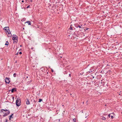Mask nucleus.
I'll return each instance as SVG.
<instances>
[{
  "mask_svg": "<svg viewBox=\"0 0 122 122\" xmlns=\"http://www.w3.org/2000/svg\"><path fill=\"white\" fill-rule=\"evenodd\" d=\"M12 39L14 41V43H16L18 41V37L15 35H13L12 36Z\"/></svg>",
  "mask_w": 122,
  "mask_h": 122,
  "instance_id": "1",
  "label": "nucleus"
},
{
  "mask_svg": "<svg viewBox=\"0 0 122 122\" xmlns=\"http://www.w3.org/2000/svg\"><path fill=\"white\" fill-rule=\"evenodd\" d=\"M20 99L17 100L16 101V104L17 106H19L20 105Z\"/></svg>",
  "mask_w": 122,
  "mask_h": 122,
  "instance_id": "2",
  "label": "nucleus"
},
{
  "mask_svg": "<svg viewBox=\"0 0 122 122\" xmlns=\"http://www.w3.org/2000/svg\"><path fill=\"white\" fill-rule=\"evenodd\" d=\"M9 79H10L9 78L6 77L5 79V82L9 84L10 82V81Z\"/></svg>",
  "mask_w": 122,
  "mask_h": 122,
  "instance_id": "3",
  "label": "nucleus"
},
{
  "mask_svg": "<svg viewBox=\"0 0 122 122\" xmlns=\"http://www.w3.org/2000/svg\"><path fill=\"white\" fill-rule=\"evenodd\" d=\"M7 111V110L6 109V110H5L3 109H2L1 110V113H3L5 114V112Z\"/></svg>",
  "mask_w": 122,
  "mask_h": 122,
  "instance_id": "4",
  "label": "nucleus"
},
{
  "mask_svg": "<svg viewBox=\"0 0 122 122\" xmlns=\"http://www.w3.org/2000/svg\"><path fill=\"white\" fill-rule=\"evenodd\" d=\"M7 112H6L5 114L4 115H3V117H5L6 116H7L8 114H9L10 113V112L9 111H7Z\"/></svg>",
  "mask_w": 122,
  "mask_h": 122,
  "instance_id": "5",
  "label": "nucleus"
},
{
  "mask_svg": "<svg viewBox=\"0 0 122 122\" xmlns=\"http://www.w3.org/2000/svg\"><path fill=\"white\" fill-rule=\"evenodd\" d=\"M25 101L26 102V104H27L29 105L30 104V102L28 99H26L25 100Z\"/></svg>",
  "mask_w": 122,
  "mask_h": 122,
  "instance_id": "6",
  "label": "nucleus"
},
{
  "mask_svg": "<svg viewBox=\"0 0 122 122\" xmlns=\"http://www.w3.org/2000/svg\"><path fill=\"white\" fill-rule=\"evenodd\" d=\"M8 33V36L9 37H10L12 35L11 34V32L10 31H9Z\"/></svg>",
  "mask_w": 122,
  "mask_h": 122,
  "instance_id": "7",
  "label": "nucleus"
},
{
  "mask_svg": "<svg viewBox=\"0 0 122 122\" xmlns=\"http://www.w3.org/2000/svg\"><path fill=\"white\" fill-rule=\"evenodd\" d=\"M9 27H5L4 28V30H6V31H7L8 30H9Z\"/></svg>",
  "mask_w": 122,
  "mask_h": 122,
  "instance_id": "8",
  "label": "nucleus"
},
{
  "mask_svg": "<svg viewBox=\"0 0 122 122\" xmlns=\"http://www.w3.org/2000/svg\"><path fill=\"white\" fill-rule=\"evenodd\" d=\"M26 23L28 24V25H31V22L29 21H27Z\"/></svg>",
  "mask_w": 122,
  "mask_h": 122,
  "instance_id": "9",
  "label": "nucleus"
},
{
  "mask_svg": "<svg viewBox=\"0 0 122 122\" xmlns=\"http://www.w3.org/2000/svg\"><path fill=\"white\" fill-rule=\"evenodd\" d=\"M16 91V90L15 88H13L11 90V92H13L14 91Z\"/></svg>",
  "mask_w": 122,
  "mask_h": 122,
  "instance_id": "10",
  "label": "nucleus"
},
{
  "mask_svg": "<svg viewBox=\"0 0 122 122\" xmlns=\"http://www.w3.org/2000/svg\"><path fill=\"white\" fill-rule=\"evenodd\" d=\"M101 119H102L104 120H106L105 118L103 117H102Z\"/></svg>",
  "mask_w": 122,
  "mask_h": 122,
  "instance_id": "11",
  "label": "nucleus"
},
{
  "mask_svg": "<svg viewBox=\"0 0 122 122\" xmlns=\"http://www.w3.org/2000/svg\"><path fill=\"white\" fill-rule=\"evenodd\" d=\"M13 115V114H11L10 116L9 117L10 118H13L12 117V116Z\"/></svg>",
  "mask_w": 122,
  "mask_h": 122,
  "instance_id": "12",
  "label": "nucleus"
},
{
  "mask_svg": "<svg viewBox=\"0 0 122 122\" xmlns=\"http://www.w3.org/2000/svg\"><path fill=\"white\" fill-rule=\"evenodd\" d=\"M92 71H91V70H90L89 71H88L86 73H91V72H92Z\"/></svg>",
  "mask_w": 122,
  "mask_h": 122,
  "instance_id": "13",
  "label": "nucleus"
},
{
  "mask_svg": "<svg viewBox=\"0 0 122 122\" xmlns=\"http://www.w3.org/2000/svg\"><path fill=\"white\" fill-rule=\"evenodd\" d=\"M42 100L41 99H39V100L38 101V102H41V101H42Z\"/></svg>",
  "mask_w": 122,
  "mask_h": 122,
  "instance_id": "14",
  "label": "nucleus"
},
{
  "mask_svg": "<svg viewBox=\"0 0 122 122\" xmlns=\"http://www.w3.org/2000/svg\"><path fill=\"white\" fill-rule=\"evenodd\" d=\"M16 73H15L14 74L13 76L14 77H16Z\"/></svg>",
  "mask_w": 122,
  "mask_h": 122,
  "instance_id": "15",
  "label": "nucleus"
},
{
  "mask_svg": "<svg viewBox=\"0 0 122 122\" xmlns=\"http://www.w3.org/2000/svg\"><path fill=\"white\" fill-rule=\"evenodd\" d=\"M9 44V43L8 41H7L6 42V43L5 44V45H8Z\"/></svg>",
  "mask_w": 122,
  "mask_h": 122,
  "instance_id": "16",
  "label": "nucleus"
},
{
  "mask_svg": "<svg viewBox=\"0 0 122 122\" xmlns=\"http://www.w3.org/2000/svg\"><path fill=\"white\" fill-rule=\"evenodd\" d=\"M69 29L72 30H73V28L71 26L70 27V28H69Z\"/></svg>",
  "mask_w": 122,
  "mask_h": 122,
  "instance_id": "17",
  "label": "nucleus"
},
{
  "mask_svg": "<svg viewBox=\"0 0 122 122\" xmlns=\"http://www.w3.org/2000/svg\"><path fill=\"white\" fill-rule=\"evenodd\" d=\"M73 120L74 122H76V119L75 118L73 119Z\"/></svg>",
  "mask_w": 122,
  "mask_h": 122,
  "instance_id": "18",
  "label": "nucleus"
},
{
  "mask_svg": "<svg viewBox=\"0 0 122 122\" xmlns=\"http://www.w3.org/2000/svg\"><path fill=\"white\" fill-rule=\"evenodd\" d=\"M78 27H79L80 28H81V26H80L79 25H78V26H77L76 27V28H78Z\"/></svg>",
  "mask_w": 122,
  "mask_h": 122,
  "instance_id": "19",
  "label": "nucleus"
},
{
  "mask_svg": "<svg viewBox=\"0 0 122 122\" xmlns=\"http://www.w3.org/2000/svg\"><path fill=\"white\" fill-rule=\"evenodd\" d=\"M9 31H10L9 29V30H8L6 31V32H7V33H8V32H9Z\"/></svg>",
  "mask_w": 122,
  "mask_h": 122,
  "instance_id": "20",
  "label": "nucleus"
},
{
  "mask_svg": "<svg viewBox=\"0 0 122 122\" xmlns=\"http://www.w3.org/2000/svg\"><path fill=\"white\" fill-rule=\"evenodd\" d=\"M110 114H109L108 115V116L109 117H110Z\"/></svg>",
  "mask_w": 122,
  "mask_h": 122,
  "instance_id": "21",
  "label": "nucleus"
},
{
  "mask_svg": "<svg viewBox=\"0 0 122 122\" xmlns=\"http://www.w3.org/2000/svg\"><path fill=\"white\" fill-rule=\"evenodd\" d=\"M30 5H28L27 7H26V8H29L30 7Z\"/></svg>",
  "mask_w": 122,
  "mask_h": 122,
  "instance_id": "22",
  "label": "nucleus"
},
{
  "mask_svg": "<svg viewBox=\"0 0 122 122\" xmlns=\"http://www.w3.org/2000/svg\"><path fill=\"white\" fill-rule=\"evenodd\" d=\"M111 117L113 119V118L114 117L113 116H111Z\"/></svg>",
  "mask_w": 122,
  "mask_h": 122,
  "instance_id": "23",
  "label": "nucleus"
},
{
  "mask_svg": "<svg viewBox=\"0 0 122 122\" xmlns=\"http://www.w3.org/2000/svg\"><path fill=\"white\" fill-rule=\"evenodd\" d=\"M22 54V53L21 52H19V54Z\"/></svg>",
  "mask_w": 122,
  "mask_h": 122,
  "instance_id": "24",
  "label": "nucleus"
},
{
  "mask_svg": "<svg viewBox=\"0 0 122 122\" xmlns=\"http://www.w3.org/2000/svg\"><path fill=\"white\" fill-rule=\"evenodd\" d=\"M11 118L9 117V120L10 121L11 120Z\"/></svg>",
  "mask_w": 122,
  "mask_h": 122,
  "instance_id": "25",
  "label": "nucleus"
},
{
  "mask_svg": "<svg viewBox=\"0 0 122 122\" xmlns=\"http://www.w3.org/2000/svg\"><path fill=\"white\" fill-rule=\"evenodd\" d=\"M52 72H53V70H52Z\"/></svg>",
  "mask_w": 122,
  "mask_h": 122,
  "instance_id": "26",
  "label": "nucleus"
},
{
  "mask_svg": "<svg viewBox=\"0 0 122 122\" xmlns=\"http://www.w3.org/2000/svg\"><path fill=\"white\" fill-rule=\"evenodd\" d=\"M24 2V1H23V0H22V2Z\"/></svg>",
  "mask_w": 122,
  "mask_h": 122,
  "instance_id": "27",
  "label": "nucleus"
},
{
  "mask_svg": "<svg viewBox=\"0 0 122 122\" xmlns=\"http://www.w3.org/2000/svg\"><path fill=\"white\" fill-rule=\"evenodd\" d=\"M32 0H30V1H31V2H32Z\"/></svg>",
  "mask_w": 122,
  "mask_h": 122,
  "instance_id": "28",
  "label": "nucleus"
},
{
  "mask_svg": "<svg viewBox=\"0 0 122 122\" xmlns=\"http://www.w3.org/2000/svg\"><path fill=\"white\" fill-rule=\"evenodd\" d=\"M15 62V63H17V61H16Z\"/></svg>",
  "mask_w": 122,
  "mask_h": 122,
  "instance_id": "29",
  "label": "nucleus"
},
{
  "mask_svg": "<svg viewBox=\"0 0 122 122\" xmlns=\"http://www.w3.org/2000/svg\"><path fill=\"white\" fill-rule=\"evenodd\" d=\"M70 76V74H69V76Z\"/></svg>",
  "mask_w": 122,
  "mask_h": 122,
  "instance_id": "30",
  "label": "nucleus"
},
{
  "mask_svg": "<svg viewBox=\"0 0 122 122\" xmlns=\"http://www.w3.org/2000/svg\"><path fill=\"white\" fill-rule=\"evenodd\" d=\"M88 102V101H87V102Z\"/></svg>",
  "mask_w": 122,
  "mask_h": 122,
  "instance_id": "31",
  "label": "nucleus"
},
{
  "mask_svg": "<svg viewBox=\"0 0 122 122\" xmlns=\"http://www.w3.org/2000/svg\"><path fill=\"white\" fill-rule=\"evenodd\" d=\"M1 116L0 115V116Z\"/></svg>",
  "mask_w": 122,
  "mask_h": 122,
  "instance_id": "32",
  "label": "nucleus"
},
{
  "mask_svg": "<svg viewBox=\"0 0 122 122\" xmlns=\"http://www.w3.org/2000/svg\"><path fill=\"white\" fill-rule=\"evenodd\" d=\"M121 113H122V112H121Z\"/></svg>",
  "mask_w": 122,
  "mask_h": 122,
  "instance_id": "33",
  "label": "nucleus"
}]
</instances>
